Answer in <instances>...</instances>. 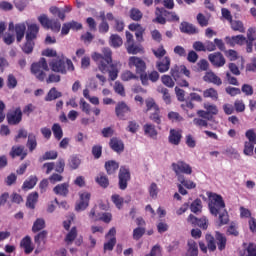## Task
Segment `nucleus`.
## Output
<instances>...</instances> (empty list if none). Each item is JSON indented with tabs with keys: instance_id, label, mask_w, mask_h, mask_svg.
I'll return each mask as SVG.
<instances>
[{
	"instance_id": "nucleus-34",
	"label": "nucleus",
	"mask_w": 256,
	"mask_h": 256,
	"mask_svg": "<svg viewBox=\"0 0 256 256\" xmlns=\"http://www.w3.org/2000/svg\"><path fill=\"white\" fill-rule=\"evenodd\" d=\"M203 108L204 110H206L207 114L209 115V117H211V119L219 114L218 106L210 102H205L203 104Z\"/></svg>"
},
{
	"instance_id": "nucleus-2",
	"label": "nucleus",
	"mask_w": 256,
	"mask_h": 256,
	"mask_svg": "<svg viewBox=\"0 0 256 256\" xmlns=\"http://www.w3.org/2000/svg\"><path fill=\"white\" fill-rule=\"evenodd\" d=\"M128 67L131 70L135 69L136 75L139 76L141 84L143 86L149 85V77L147 73V63L145 60L138 56H130L128 58Z\"/></svg>"
},
{
	"instance_id": "nucleus-61",
	"label": "nucleus",
	"mask_w": 256,
	"mask_h": 256,
	"mask_svg": "<svg viewBox=\"0 0 256 256\" xmlns=\"http://www.w3.org/2000/svg\"><path fill=\"white\" fill-rule=\"evenodd\" d=\"M256 143L245 141L243 153L246 156H251L253 154V150L255 149Z\"/></svg>"
},
{
	"instance_id": "nucleus-5",
	"label": "nucleus",
	"mask_w": 256,
	"mask_h": 256,
	"mask_svg": "<svg viewBox=\"0 0 256 256\" xmlns=\"http://www.w3.org/2000/svg\"><path fill=\"white\" fill-rule=\"evenodd\" d=\"M208 207L211 215L218 217L221 211L226 209L223 196L217 193H210Z\"/></svg>"
},
{
	"instance_id": "nucleus-23",
	"label": "nucleus",
	"mask_w": 256,
	"mask_h": 256,
	"mask_svg": "<svg viewBox=\"0 0 256 256\" xmlns=\"http://www.w3.org/2000/svg\"><path fill=\"white\" fill-rule=\"evenodd\" d=\"M70 184L68 182L57 184L53 188V193L57 196L67 197L69 195Z\"/></svg>"
},
{
	"instance_id": "nucleus-1",
	"label": "nucleus",
	"mask_w": 256,
	"mask_h": 256,
	"mask_svg": "<svg viewBox=\"0 0 256 256\" xmlns=\"http://www.w3.org/2000/svg\"><path fill=\"white\" fill-rule=\"evenodd\" d=\"M113 52L110 48H103L102 54L100 53H93L92 60L97 64L98 70L102 74H109V79L111 81H116L120 68L122 67V63L120 61L113 62Z\"/></svg>"
},
{
	"instance_id": "nucleus-3",
	"label": "nucleus",
	"mask_w": 256,
	"mask_h": 256,
	"mask_svg": "<svg viewBox=\"0 0 256 256\" xmlns=\"http://www.w3.org/2000/svg\"><path fill=\"white\" fill-rule=\"evenodd\" d=\"M39 31L40 27L37 24L28 25L25 35V43L21 47V50L25 55H31L33 53Z\"/></svg>"
},
{
	"instance_id": "nucleus-62",
	"label": "nucleus",
	"mask_w": 256,
	"mask_h": 256,
	"mask_svg": "<svg viewBox=\"0 0 256 256\" xmlns=\"http://www.w3.org/2000/svg\"><path fill=\"white\" fill-rule=\"evenodd\" d=\"M94 159L99 160L102 157L103 147L102 145H94L91 150Z\"/></svg>"
},
{
	"instance_id": "nucleus-39",
	"label": "nucleus",
	"mask_w": 256,
	"mask_h": 256,
	"mask_svg": "<svg viewBox=\"0 0 256 256\" xmlns=\"http://www.w3.org/2000/svg\"><path fill=\"white\" fill-rule=\"evenodd\" d=\"M230 25H231V29L234 32H239V33H242V34L246 33L245 25L241 20H232L230 22Z\"/></svg>"
},
{
	"instance_id": "nucleus-54",
	"label": "nucleus",
	"mask_w": 256,
	"mask_h": 256,
	"mask_svg": "<svg viewBox=\"0 0 256 256\" xmlns=\"http://www.w3.org/2000/svg\"><path fill=\"white\" fill-rule=\"evenodd\" d=\"M161 82L164 86H166L167 88H174L176 83L173 80L172 76L170 75H162L161 77Z\"/></svg>"
},
{
	"instance_id": "nucleus-30",
	"label": "nucleus",
	"mask_w": 256,
	"mask_h": 256,
	"mask_svg": "<svg viewBox=\"0 0 256 256\" xmlns=\"http://www.w3.org/2000/svg\"><path fill=\"white\" fill-rule=\"evenodd\" d=\"M143 131L145 136L151 138V139H157L158 137V131L156 130L155 125L150 124V123H146L143 126Z\"/></svg>"
},
{
	"instance_id": "nucleus-55",
	"label": "nucleus",
	"mask_w": 256,
	"mask_h": 256,
	"mask_svg": "<svg viewBox=\"0 0 256 256\" xmlns=\"http://www.w3.org/2000/svg\"><path fill=\"white\" fill-rule=\"evenodd\" d=\"M79 106L83 113H85L87 116L91 115V105L84 98L80 99Z\"/></svg>"
},
{
	"instance_id": "nucleus-28",
	"label": "nucleus",
	"mask_w": 256,
	"mask_h": 256,
	"mask_svg": "<svg viewBox=\"0 0 256 256\" xmlns=\"http://www.w3.org/2000/svg\"><path fill=\"white\" fill-rule=\"evenodd\" d=\"M187 252L186 256H199V247L198 243L194 239H190L187 241Z\"/></svg>"
},
{
	"instance_id": "nucleus-50",
	"label": "nucleus",
	"mask_w": 256,
	"mask_h": 256,
	"mask_svg": "<svg viewBox=\"0 0 256 256\" xmlns=\"http://www.w3.org/2000/svg\"><path fill=\"white\" fill-rule=\"evenodd\" d=\"M123 45V39L118 34H112L110 36V46L117 49Z\"/></svg>"
},
{
	"instance_id": "nucleus-49",
	"label": "nucleus",
	"mask_w": 256,
	"mask_h": 256,
	"mask_svg": "<svg viewBox=\"0 0 256 256\" xmlns=\"http://www.w3.org/2000/svg\"><path fill=\"white\" fill-rule=\"evenodd\" d=\"M58 158V152L51 150L46 151L41 157H39V162L43 163L48 160H56Z\"/></svg>"
},
{
	"instance_id": "nucleus-46",
	"label": "nucleus",
	"mask_w": 256,
	"mask_h": 256,
	"mask_svg": "<svg viewBox=\"0 0 256 256\" xmlns=\"http://www.w3.org/2000/svg\"><path fill=\"white\" fill-rule=\"evenodd\" d=\"M46 228V222L43 218H37L32 225V232L38 233Z\"/></svg>"
},
{
	"instance_id": "nucleus-13",
	"label": "nucleus",
	"mask_w": 256,
	"mask_h": 256,
	"mask_svg": "<svg viewBox=\"0 0 256 256\" xmlns=\"http://www.w3.org/2000/svg\"><path fill=\"white\" fill-rule=\"evenodd\" d=\"M79 199H80L79 202L75 206V210L77 212L85 211L89 207L90 200H91V193L87 191L79 193Z\"/></svg>"
},
{
	"instance_id": "nucleus-52",
	"label": "nucleus",
	"mask_w": 256,
	"mask_h": 256,
	"mask_svg": "<svg viewBox=\"0 0 256 256\" xmlns=\"http://www.w3.org/2000/svg\"><path fill=\"white\" fill-rule=\"evenodd\" d=\"M47 237H48V231L42 230L34 236V243L37 246H40L42 242H46Z\"/></svg>"
},
{
	"instance_id": "nucleus-22",
	"label": "nucleus",
	"mask_w": 256,
	"mask_h": 256,
	"mask_svg": "<svg viewBox=\"0 0 256 256\" xmlns=\"http://www.w3.org/2000/svg\"><path fill=\"white\" fill-rule=\"evenodd\" d=\"M20 247L24 250L26 255H30L34 251V245L32 244V238L29 235L23 237L20 241Z\"/></svg>"
},
{
	"instance_id": "nucleus-10",
	"label": "nucleus",
	"mask_w": 256,
	"mask_h": 256,
	"mask_svg": "<svg viewBox=\"0 0 256 256\" xmlns=\"http://www.w3.org/2000/svg\"><path fill=\"white\" fill-rule=\"evenodd\" d=\"M118 180L119 189L125 191L128 188V182L131 180L130 169L126 166H121L119 169Z\"/></svg>"
},
{
	"instance_id": "nucleus-44",
	"label": "nucleus",
	"mask_w": 256,
	"mask_h": 256,
	"mask_svg": "<svg viewBox=\"0 0 256 256\" xmlns=\"http://www.w3.org/2000/svg\"><path fill=\"white\" fill-rule=\"evenodd\" d=\"M190 210L192 213L198 215L200 213H202V210H203V203H202V200L197 198L195 199L191 205H190Z\"/></svg>"
},
{
	"instance_id": "nucleus-31",
	"label": "nucleus",
	"mask_w": 256,
	"mask_h": 256,
	"mask_svg": "<svg viewBox=\"0 0 256 256\" xmlns=\"http://www.w3.org/2000/svg\"><path fill=\"white\" fill-rule=\"evenodd\" d=\"M39 199V193L34 191L27 196L26 207L34 210Z\"/></svg>"
},
{
	"instance_id": "nucleus-7",
	"label": "nucleus",
	"mask_w": 256,
	"mask_h": 256,
	"mask_svg": "<svg viewBox=\"0 0 256 256\" xmlns=\"http://www.w3.org/2000/svg\"><path fill=\"white\" fill-rule=\"evenodd\" d=\"M37 20L44 29L51 30L55 34L60 33L62 25L58 19H50L46 14H41Z\"/></svg>"
},
{
	"instance_id": "nucleus-51",
	"label": "nucleus",
	"mask_w": 256,
	"mask_h": 256,
	"mask_svg": "<svg viewBox=\"0 0 256 256\" xmlns=\"http://www.w3.org/2000/svg\"><path fill=\"white\" fill-rule=\"evenodd\" d=\"M81 165V159L76 156L73 155L69 158L68 160V167L70 168V170H77Z\"/></svg>"
},
{
	"instance_id": "nucleus-18",
	"label": "nucleus",
	"mask_w": 256,
	"mask_h": 256,
	"mask_svg": "<svg viewBox=\"0 0 256 256\" xmlns=\"http://www.w3.org/2000/svg\"><path fill=\"white\" fill-rule=\"evenodd\" d=\"M179 30L181 33L186 35H197L200 33L199 29L194 24L187 21L181 22Z\"/></svg>"
},
{
	"instance_id": "nucleus-40",
	"label": "nucleus",
	"mask_w": 256,
	"mask_h": 256,
	"mask_svg": "<svg viewBox=\"0 0 256 256\" xmlns=\"http://www.w3.org/2000/svg\"><path fill=\"white\" fill-rule=\"evenodd\" d=\"M121 81L123 82H130L133 80H139V76L133 73L131 70H125L121 73Z\"/></svg>"
},
{
	"instance_id": "nucleus-21",
	"label": "nucleus",
	"mask_w": 256,
	"mask_h": 256,
	"mask_svg": "<svg viewBox=\"0 0 256 256\" xmlns=\"http://www.w3.org/2000/svg\"><path fill=\"white\" fill-rule=\"evenodd\" d=\"M203 81L216 86H222L223 84L222 79L213 71L206 72V74L203 76Z\"/></svg>"
},
{
	"instance_id": "nucleus-47",
	"label": "nucleus",
	"mask_w": 256,
	"mask_h": 256,
	"mask_svg": "<svg viewBox=\"0 0 256 256\" xmlns=\"http://www.w3.org/2000/svg\"><path fill=\"white\" fill-rule=\"evenodd\" d=\"M218 215H219V227L229 224L230 218H229V213L226 210V208L220 210Z\"/></svg>"
},
{
	"instance_id": "nucleus-19",
	"label": "nucleus",
	"mask_w": 256,
	"mask_h": 256,
	"mask_svg": "<svg viewBox=\"0 0 256 256\" xmlns=\"http://www.w3.org/2000/svg\"><path fill=\"white\" fill-rule=\"evenodd\" d=\"M183 138L182 130L170 129L168 141L171 145L179 146Z\"/></svg>"
},
{
	"instance_id": "nucleus-63",
	"label": "nucleus",
	"mask_w": 256,
	"mask_h": 256,
	"mask_svg": "<svg viewBox=\"0 0 256 256\" xmlns=\"http://www.w3.org/2000/svg\"><path fill=\"white\" fill-rule=\"evenodd\" d=\"M245 137L248 140V142L256 144V133L254 129H248L245 132Z\"/></svg>"
},
{
	"instance_id": "nucleus-37",
	"label": "nucleus",
	"mask_w": 256,
	"mask_h": 256,
	"mask_svg": "<svg viewBox=\"0 0 256 256\" xmlns=\"http://www.w3.org/2000/svg\"><path fill=\"white\" fill-rule=\"evenodd\" d=\"M144 17L143 12L139 8H131L129 11V18L134 22L142 21Z\"/></svg>"
},
{
	"instance_id": "nucleus-11",
	"label": "nucleus",
	"mask_w": 256,
	"mask_h": 256,
	"mask_svg": "<svg viewBox=\"0 0 256 256\" xmlns=\"http://www.w3.org/2000/svg\"><path fill=\"white\" fill-rule=\"evenodd\" d=\"M23 112L20 107H16L13 111L6 114V120L8 125L17 126L22 122Z\"/></svg>"
},
{
	"instance_id": "nucleus-6",
	"label": "nucleus",
	"mask_w": 256,
	"mask_h": 256,
	"mask_svg": "<svg viewBox=\"0 0 256 256\" xmlns=\"http://www.w3.org/2000/svg\"><path fill=\"white\" fill-rule=\"evenodd\" d=\"M31 74L39 81L44 82L46 79V73L49 71L47 60L42 57L38 62H34L30 67ZM45 71V72H44Z\"/></svg>"
},
{
	"instance_id": "nucleus-9",
	"label": "nucleus",
	"mask_w": 256,
	"mask_h": 256,
	"mask_svg": "<svg viewBox=\"0 0 256 256\" xmlns=\"http://www.w3.org/2000/svg\"><path fill=\"white\" fill-rule=\"evenodd\" d=\"M177 181L180 183V184L177 185L178 192L182 196L188 195V190H193V189L197 188V184L194 181L190 180V179H186L185 176H179V178H177Z\"/></svg>"
},
{
	"instance_id": "nucleus-4",
	"label": "nucleus",
	"mask_w": 256,
	"mask_h": 256,
	"mask_svg": "<svg viewBox=\"0 0 256 256\" xmlns=\"http://www.w3.org/2000/svg\"><path fill=\"white\" fill-rule=\"evenodd\" d=\"M49 67L52 72L66 75L67 72H74L75 66L71 59L65 56L56 57L49 63Z\"/></svg>"
},
{
	"instance_id": "nucleus-64",
	"label": "nucleus",
	"mask_w": 256,
	"mask_h": 256,
	"mask_svg": "<svg viewBox=\"0 0 256 256\" xmlns=\"http://www.w3.org/2000/svg\"><path fill=\"white\" fill-rule=\"evenodd\" d=\"M246 255L245 256H256V244L250 242L245 249Z\"/></svg>"
},
{
	"instance_id": "nucleus-36",
	"label": "nucleus",
	"mask_w": 256,
	"mask_h": 256,
	"mask_svg": "<svg viewBox=\"0 0 256 256\" xmlns=\"http://www.w3.org/2000/svg\"><path fill=\"white\" fill-rule=\"evenodd\" d=\"M215 238L217 241L218 250L224 251L227 246V237L221 232H216Z\"/></svg>"
},
{
	"instance_id": "nucleus-20",
	"label": "nucleus",
	"mask_w": 256,
	"mask_h": 256,
	"mask_svg": "<svg viewBox=\"0 0 256 256\" xmlns=\"http://www.w3.org/2000/svg\"><path fill=\"white\" fill-rule=\"evenodd\" d=\"M171 68V58L165 56L163 59L156 62V69L159 73H167Z\"/></svg>"
},
{
	"instance_id": "nucleus-25",
	"label": "nucleus",
	"mask_w": 256,
	"mask_h": 256,
	"mask_svg": "<svg viewBox=\"0 0 256 256\" xmlns=\"http://www.w3.org/2000/svg\"><path fill=\"white\" fill-rule=\"evenodd\" d=\"M227 45L230 47H235L236 45H244L247 41L246 37L244 35H236L232 37H226L225 38Z\"/></svg>"
},
{
	"instance_id": "nucleus-45",
	"label": "nucleus",
	"mask_w": 256,
	"mask_h": 256,
	"mask_svg": "<svg viewBox=\"0 0 256 256\" xmlns=\"http://www.w3.org/2000/svg\"><path fill=\"white\" fill-rule=\"evenodd\" d=\"M78 236V230L76 226H73L70 231L66 234L64 241L67 245L72 244Z\"/></svg>"
},
{
	"instance_id": "nucleus-35",
	"label": "nucleus",
	"mask_w": 256,
	"mask_h": 256,
	"mask_svg": "<svg viewBox=\"0 0 256 256\" xmlns=\"http://www.w3.org/2000/svg\"><path fill=\"white\" fill-rule=\"evenodd\" d=\"M49 12L53 17H57L62 22H64L66 19V14H65V11H63V8H59L57 6H51L49 8Z\"/></svg>"
},
{
	"instance_id": "nucleus-53",
	"label": "nucleus",
	"mask_w": 256,
	"mask_h": 256,
	"mask_svg": "<svg viewBox=\"0 0 256 256\" xmlns=\"http://www.w3.org/2000/svg\"><path fill=\"white\" fill-rule=\"evenodd\" d=\"M66 162L64 158H59L54 165V170L58 174H63L65 172Z\"/></svg>"
},
{
	"instance_id": "nucleus-59",
	"label": "nucleus",
	"mask_w": 256,
	"mask_h": 256,
	"mask_svg": "<svg viewBox=\"0 0 256 256\" xmlns=\"http://www.w3.org/2000/svg\"><path fill=\"white\" fill-rule=\"evenodd\" d=\"M126 50L129 55H138L142 52V48L134 43L127 45Z\"/></svg>"
},
{
	"instance_id": "nucleus-8",
	"label": "nucleus",
	"mask_w": 256,
	"mask_h": 256,
	"mask_svg": "<svg viewBox=\"0 0 256 256\" xmlns=\"http://www.w3.org/2000/svg\"><path fill=\"white\" fill-rule=\"evenodd\" d=\"M171 167L177 179L180 177H184L185 175L193 174L192 166L184 160H178L177 162H173L171 164Z\"/></svg>"
},
{
	"instance_id": "nucleus-41",
	"label": "nucleus",
	"mask_w": 256,
	"mask_h": 256,
	"mask_svg": "<svg viewBox=\"0 0 256 256\" xmlns=\"http://www.w3.org/2000/svg\"><path fill=\"white\" fill-rule=\"evenodd\" d=\"M163 14H165V9L157 7L155 12L156 18L153 20V22L160 25H166L167 20L165 17L162 16Z\"/></svg>"
},
{
	"instance_id": "nucleus-17",
	"label": "nucleus",
	"mask_w": 256,
	"mask_h": 256,
	"mask_svg": "<svg viewBox=\"0 0 256 256\" xmlns=\"http://www.w3.org/2000/svg\"><path fill=\"white\" fill-rule=\"evenodd\" d=\"M128 29L131 32H135V37L138 42L144 41V34L146 29L141 24L131 23L128 25Z\"/></svg>"
},
{
	"instance_id": "nucleus-58",
	"label": "nucleus",
	"mask_w": 256,
	"mask_h": 256,
	"mask_svg": "<svg viewBox=\"0 0 256 256\" xmlns=\"http://www.w3.org/2000/svg\"><path fill=\"white\" fill-rule=\"evenodd\" d=\"M113 29L117 33H122L125 30V22L123 19H114V26Z\"/></svg>"
},
{
	"instance_id": "nucleus-33",
	"label": "nucleus",
	"mask_w": 256,
	"mask_h": 256,
	"mask_svg": "<svg viewBox=\"0 0 256 256\" xmlns=\"http://www.w3.org/2000/svg\"><path fill=\"white\" fill-rule=\"evenodd\" d=\"M38 183L36 175H30L22 184V190H32Z\"/></svg>"
},
{
	"instance_id": "nucleus-14",
	"label": "nucleus",
	"mask_w": 256,
	"mask_h": 256,
	"mask_svg": "<svg viewBox=\"0 0 256 256\" xmlns=\"http://www.w3.org/2000/svg\"><path fill=\"white\" fill-rule=\"evenodd\" d=\"M208 60L216 68H222L226 65V58L221 52L209 54Z\"/></svg>"
},
{
	"instance_id": "nucleus-29",
	"label": "nucleus",
	"mask_w": 256,
	"mask_h": 256,
	"mask_svg": "<svg viewBox=\"0 0 256 256\" xmlns=\"http://www.w3.org/2000/svg\"><path fill=\"white\" fill-rule=\"evenodd\" d=\"M26 25L24 23L15 24L16 42L21 43L25 37Z\"/></svg>"
},
{
	"instance_id": "nucleus-38",
	"label": "nucleus",
	"mask_w": 256,
	"mask_h": 256,
	"mask_svg": "<svg viewBox=\"0 0 256 256\" xmlns=\"http://www.w3.org/2000/svg\"><path fill=\"white\" fill-rule=\"evenodd\" d=\"M96 183L102 187L103 189H106L110 185L109 178L105 173H99L98 176L95 178Z\"/></svg>"
},
{
	"instance_id": "nucleus-15",
	"label": "nucleus",
	"mask_w": 256,
	"mask_h": 256,
	"mask_svg": "<svg viewBox=\"0 0 256 256\" xmlns=\"http://www.w3.org/2000/svg\"><path fill=\"white\" fill-rule=\"evenodd\" d=\"M9 156H11L12 159L20 157V160L23 161L28 156V152L25 150L24 145H14L11 147Z\"/></svg>"
},
{
	"instance_id": "nucleus-12",
	"label": "nucleus",
	"mask_w": 256,
	"mask_h": 256,
	"mask_svg": "<svg viewBox=\"0 0 256 256\" xmlns=\"http://www.w3.org/2000/svg\"><path fill=\"white\" fill-rule=\"evenodd\" d=\"M170 75L174 81H178L183 75L187 78L191 77V71L185 65H175L170 70Z\"/></svg>"
},
{
	"instance_id": "nucleus-24",
	"label": "nucleus",
	"mask_w": 256,
	"mask_h": 256,
	"mask_svg": "<svg viewBox=\"0 0 256 256\" xmlns=\"http://www.w3.org/2000/svg\"><path fill=\"white\" fill-rule=\"evenodd\" d=\"M109 147L116 153H122L125 150L124 142L117 137L110 139Z\"/></svg>"
},
{
	"instance_id": "nucleus-43",
	"label": "nucleus",
	"mask_w": 256,
	"mask_h": 256,
	"mask_svg": "<svg viewBox=\"0 0 256 256\" xmlns=\"http://www.w3.org/2000/svg\"><path fill=\"white\" fill-rule=\"evenodd\" d=\"M203 97L205 99L210 98L212 101H218L219 100V93L215 88H208L203 91Z\"/></svg>"
},
{
	"instance_id": "nucleus-60",
	"label": "nucleus",
	"mask_w": 256,
	"mask_h": 256,
	"mask_svg": "<svg viewBox=\"0 0 256 256\" xmlns=\"http://www.w3.org/2000/svg\"><path fill=\"white\" fill-rule=\"evenodd\" d=\"M140 128V125L137 121L132 120L128 122V126L126 128V131L131 134H136Z\"/></svg>"
},
{
	"instance_id": "nucleus-56",
	"label": "nucleus",
	"mask_w": 256,
	"mask_h": 256,
	"mask_svg": "<svg viewBox=\"0 0 256 256\" xmlns=\"http://www.w3.org/2000/svg\"><path fill=\"white\" fill-rule=\"evenodd\" d=\"M196 20L201 28H206L209 26V18H207L203 13H198Z\"/></svg>"
},
{
	"instance_id": "nucleus-42",
	"label": "nucleus",
	"mask_w": 256,
	"mask_h": 256,
	"mask_svg": "<svg viewBox=\"0 0 256 256\" xmlns=\"http://www.w3.org/2000/svg\"><path fill=\"white\" fill-rule=\"evenodd\" d=\"M51 130H52L54 138L57 141L62 140V138L64 136V132H63V129H62V127L59 123H54L51 127Z\"/></svg>"
},
{
	"instance_id": "nucleus-57",
	"label": "nucleus",
	"mask_w": 256,
	"mask_h": 256,
	"mask_svg": "<svg viewBox=\"0 0 256 256\" xmlns=\"http://www.w3.org/2000/svg\"><path fill=\"white\" fill-rule=\"evenodd\" d=\"M111 201L116 206L117 209L121 210L124 205V198L121 197L119 194H113L111 196Z\"/></svg>"
},
{
	"instance_id": "nucleus-32",
	"label": "nucleus",
	"mask_w": 256,
	"mask_h": 256,
	"mask_svg": "<svg viewBox=\"0 0 256 256\" xmlns=\"http://www.w3.org/2000/svg\"><path fill=\"white\" fill-rule=\"evenodd\" d=\"M120 168V164L115 160L105 162V170L108 175H114Z\"/></svg>"
},
{
	"instance_id": "nucleus-27",
	"label": "nucleus",
	"mask_w": 256,
	"mask_h": 256,
	"mask_svg": "<svg viewBox=\"0 0 256 256\" xmlns=\"http://www.w3.org/2000/svg\"><path fill=\"white\" fill-rule=\"evenodd\" d=\"M38 147L37 136L34 133H29L26 148L28 149L29 153H33Z\"/></svg>"
},
{
	"instance_id": "nucleus-16",
	"label": "nucleus",
	"mask_w": 256,
	"mask_h": 256,
	"mask_svg": "<svg viewBox=\"0 0 256 256\" xmlns=\"http://www.w3.org/2000/svg\"><path fill=\"white\" fill-rule=\"evenodd\" d=\"M131 113V108L126 102H118L115 107V114L120 120H126V116Z\"/></svg>"
},
{
	"instance_id": "nucleus-48",
	"label": "nucleus",
	"mask_w": 256,
	"mask_h": 256,
	"mask_svg": "<svg viewBox=\"0 0 256 256\" xmlns=\"http://www.w3.org/2000/svg\"><path fill=\"white\" fill-rule=\"evenodd\" d=\"M205 240L207 243L208 250L210 252H215L217 250L216 240L215 237L212 234H206Z\"/></svg>"
},
{
	"instance_id": "nucleus-26",
	"label": "nucleus",
	"mask_w": 256,
	"mask_h": 256,
	"mask_svg": "<svg viewBox=\"0 0 256 256\" xmlns=\"http://www.w3.org/2000/svg\"><path fill=\"white\" fill-rule=\"evenodd\" d=\"M63 97V93L58 91L56 87L50 88L47 92L46 96L44 97L45 102H53Z\"/></svg>"
}]
</instances>
